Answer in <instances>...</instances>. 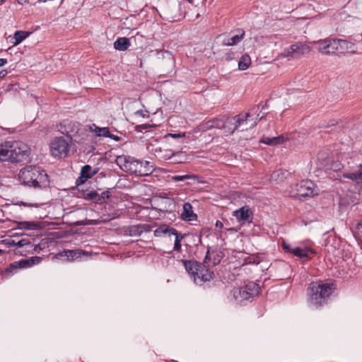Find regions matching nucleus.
Returning a JSON list of instances; mask_svg holds the SVG:
<instances>
[{"mask_svg": "<svg viewBox=\"0 0 362 362\" xmlns=\"http://www.w3.org/2000/svg\"><path fill=\"white\" fill-rule=\"evenodd\" d=\"M30 149L27 144L17 141H8L0 144V160L22 162L27 160Z\"/></svg>", "mask_w": 362, "mask_h": 362, "instance_id": "f257e3e1", "label": "nucleus"}, {"mask_svg": "<svg viewBox=\"0 0 362 362\" xmlns=\"http://www.w3.org/2000/svg\"><path fill=\"white\" fill-rule=\"evenodd\" d=\"M115 162L124 172L139 176L148 175L154 170V167L150 162L136 160L129 156H118Z\"/></svg>", "mask_w": 362, "mask_h": 362, "instance_id": "f03ea898", "label": "nucleus"}, {"mask_svg": "<svg viewBox=\"0 0 362 362\" xmlns=\"http://www.w3.org/2000/svg\"><path fill=\"white\" fill-rule=\"evenodd\" d=\"M335 286L330 281H317L310 284L308 289V301L313 306H321L334 290Z\"/></svg>", "mask_w": 362, "mask_h": 362, "instance_id": "7ed1b4c3", "label": "nucleus"}, {"mask_svg": "<svg viewBox=\"0 0 362 362\" xmlns=\"http://www.w3.org/2000/svg\"><path fill=\"white\" fill-rule=\"evenodd\" d=\"M19 180L23 185L41 189L48 184V176L39 168L28 165L20 170Z\"/></svg>", "mask_w": 362, "mask_h": 362, "instance_id": "20e7f679", "label": "nucleus"}, {"mask_svg": "<svg viewBox=\"0 0 362 362\" xmlns=\"http://www.w3.org/2000/svg\"><path fill=\"white\" fill-rule=\"evenodd\" d=\"M247 119H241L240 115H236L233 117H228L226 120L223 118H214L201 124V129L203 131H207L214 128L222 129L226 128V125H231L233 127H228V130L226 132L233 134L235 130L241 127V124Z\"/></svg>", "mask_w": 362, "mask_h": 362, "instance_id": "39448f33", "label": "nucleus"}, {"mask_svg": "<svg viewBox=\"0 0 362 362\" xmlns=\"http://www.w3.org/2000/svg\"><path fill=\"white\" fill-rule=\"evenodd\" d=\"M149 151L153 153L156 156L160 159L168 160L176 156H183L182 152L174 153L173 150L166 148V144H161L160 145L153 144L150 143L148 146Z\"/></svg>", "mask_w": 362, "mask_h": 362, "instance_id": "423d86ee", "label": "nucleus"}, {"mask_svg": "<svg viewBox=\"0 0 362 362\" xmlns=\"http://www.w3.org/2000/svg\"><path fill=\"white\" fill-rule=\"evenodd\" d=\"M71 141L65 139L64 137L56 138L50 145L52 153L56 157H65L67 156L69 143Z\"/></svg>", "mask_w": 362, "mask_h": 362, "instance_id": "0eeeda50", "label": "nucleus"}, {"mask_svg": "<svg viewBox=\"0 0 362 362\" xmlns=\"http://www.w3.org/2000/svg\"><path fill=\"white\" fill-rule=\"evenodd\" d=\"M41 262V257H31L28 259H21L18 262L11 263L8 268L4 271L5 274H11L14 270L21 268L30 267L34 264H39Z\"/></svg>", "mask_w": 362, "mask_h": 362, "instance_id": "6e6552de", "label": "nucleus"}, {"mask_svg": "<svg viewBox=\"0 0 362 362\" xmlns=\"http://www.w3.org/2000/svg\"><path fill=\"white\" fill-rule=\"evenodd\" d=\"M209 259L210 258L209 257V251H207L204 263L201 264L200 269L198 270L197 274V284L209 281L213 279L214 272L209 271V269L207 268V267H209V264H208V261Z\"/></svg>", "mask_w": 362, "mask_h": 362, "instance_id": "1a4fd4ad", "label": "nucleus"}, {"mask_svg": "<svg viewBox=\"0 0 362 362\" xmlns=\"http://www.w3.org/2000/svg\"><path fill=\"white\" fill-rule=\"evenodd\" d=\"M245 31L243 29H238L232 32L229 35H220L221 43L225 46H233L238 45L244 37Z\"/></svg>", "mask_w": 362, "mask_h": 362, "instance_id": "9d476101", "label": "nucleus"}, {"mask_svg": "<svg viewBox=\"0 0 362 362\" xmlns=\"http://www.w3.org/2000/svg\"><path fill=\"white\" fill-rule=\"evenodd\" d=\"M296 190L298 197H310L313 195L314 183L310 180H303L296 185Z\"/></svg>", "mask_w": 362, "mask_h": 362, "instance_id": "9b49d317", "label": "nucleus"}, {"mask_svg": "<svg viewBox=\"0 0 362 362\" xmlns=\"http://www.w3.org/2000/svg\"><path fill=\"white\" fill-rule=\"evenodd\" d=\"M313 42L318 45L319 52L327 55L334 54L335 39L326 38Z\"/></svg>", "mask_w": 362, "mask_h": 362, "instance_id": "f8f14e48", "label": "nucleus"}, {"mask_svg": "<svg viewBox=\"0 0 362 362\" xmlns=\"http://www.w3.org/2000/svg\"><path fill=\"white\" fill-rule=\"evenodd\" d=\"M355 46L353 43L344 40L335 39L334 54L351 52L355 53Z\"/></svg>", "mask_w": 362, "mask_h": 362, "instance_id": "ddd939ff", "label": "nucleus"}, {"mask_svg": "<svg viewBox=\"0 0 362 362\" xmlns=\"http://www.w3.org/2000/svg\"><path fill=\"white\" fill-rule=\"evenodd\" d=\"M233 216L236 218L239 222H250L252 219V212L248 206H243L239 209L233 211Z\"/></svg>", "mask_w": 362, "mask_h": 362, "instance_id": "4468645a", "label": "nucleus"}, {"mask_svg": "<svg viewBox=\"0 0 362 362\" xmlns=\"http://www.w3.org/2000/svg\"><path fill=\"white\" fill-rule=\"evenodd\" d=\"M259 289V287L256 283L250 282L240 290V294L243 298L249 299L257 296Z\"/></svg>", "mask_w": 362, "mask_h": 362, "instance_id": "2eb2a0df", "label": "nucleus"}, {"mask_svg": "<svg viewBox=\"0 0 362 362\" xmlns=\"http://www.w3.org/2000/svg\"><path fill=\"white\" fill-rule=\"evenodd\" d=\"M90 132L95 133L97 136H104L111 138L115 141H119L120 138L118 136L110 134L108 127H99L95 124H92L90 126Z\"/></svg>", "mask_w": 362, "mask_h": 362, "instance_id": "dca6fc26", "label": "nucleus"}, {"mask_svg": "<svg viewBox=\"0 0 362 362\" xmlns=\"http://www.w3.org/2000/svg\"><path fill=\"white\" fill-rule=\"evenodd\" d=\"M292 254L299 257L302 261H307L315 255V252L311 248L296 247L292 249Z\"/></svg>", "mask_w": 362, "mask_h": 362, "instance_id": "f3484780", "label": "nucleus"}, {"mask_svg": "<svg viewBox=\"0 0 362 362\" xmlns=\"http://www.w3.org/2000/svg\"><path fill=\"white\" fill-rule=\"evenodd\" d=\"M187 272L193 277L194 282H197V274L200 269L201 263L190 260H182Z\"/></svg>", "mask_w": 362, "mask_h": 362, "instance_id": "a211bd4d", "label": "nucleus"}, {"mask_svg": "<svg viewBox=\"0 0 362 362\" xmlns=\"http://www.w3.org/2000/svg\"><path fill=\"white\" fill-rule=\"evenodd\" d=\"M182 220L192 221L197 219V216L192 211V206L189 202L183 204V211L181 214Z\"/></svg>", "mask_w": 362, "mask_h": 362, "instance_id": "6ab92c4d", "label": "nucleus"}, {"mask_svg": "<svg viewBox=\"0 0 362 362\" xmlns=\"http://www.w3.org/2000/svg\"><path fill=\"white\" fill-rule=\"evenodd\" d=\"M291 52H293V56H303L305 54H308L310 51V47L306 45L301 42H297L296 44L291 45Z\"/></svg>", "mask_w": 362, "mask_h": 362, "instance_id": "aec40b11", "label": "nucleus"}, {"mask_svg": "<svg viewBox=\"0 0 362 362\" xmlns=\"http://www.w3.org/2000/svg\"><path fill=\"white\" fill-rule=\"evenodd\" d=\"M71 127H76L75 122H71L69 121H64L59 124L58 127V130L63 134H66L67 136V139L69 141L72 140V133L74 130H69L68 128Z\"/></svg>", "mask_w": 362, "mask_h": 362, "instance_id": "412c9836", "label": "nucleus"}, {"mask_svg": "<svg viewBox=\"0 0 362 362\" xmlns=\"http://www.w3.org/2000/svg\"><path fill=\"white\" fill-rule=\"evenodd\" d=\"M259 108V105H257V106H254L250 112H247L245 114V118L243 119H247L246 121H245L243 123L241 124V125H243V124L245 123H247V121H248V117H250V116L256 114L257 115V117L256 118L253 120H251V124L250 125V128H252L253 127L256 126V124H257V122L259 120H261L262 119L264 118V115H262L260 116L259 114H257V111ZM241 119H243L242 118H240Z\"/></svg>", "mask_w": 362, "mask_h": 362, "instance_id": "4be33fe9", "label": "nucleus"}, {"mask_svg": "<svg viewBox=\"0 0 362 362\" xmlns=\"http://www.w3.org/2000/svg\"><path fill=\"white\" fill-rule=\"evenodd\" d=\"M131 45L130 41L127 37H119L114 42V47L119 51H125Z\"/></svg>", "mask_w": 362, "mask_h": 362, "instance_id": "5701e85b", "label": "nucleus"}, {"mask_svg": "<svg viewBox=\"0 0 362 362\" xmlns=\"http://www.w3.org/2000/svg\"><path fill=\"white\" fill-rule=\"evenodd\" d=\"M176 229L167 225H161L157 228L153 233L156 237H160L162 234H175Z\"/></svg>", "mask_w": 362, "mask_h": 362, "instance_id": "b1692460", "label": "nucleus"}, {"mask_svg": "<svg viewBox=\"0 0 362 362\" xmlns=\"http://www.w3.org/2000/svg\"><path fill=\"white\" fill-rule=\"evenodd\" d=\"M96 173V171L92 170V168L89 165H84L81 168V177H79L81 182L83 183L86 180L90 178Z\"/></svg>", "mask_w": 362, "mask_h": 362, "instance_id": "393cba45", "label": "nucleus"}, {"mask_svg": "<svg viewBox=\"0 0 362 362\" xmlns=\"http://www.w3.org/2000/svg\"><path fill=\"white\" fill-rule=\"evenodd\" d=\"M64 255L69 259H76L81 257V255H86L87 252L82 250H64Z\"/></svg>", "mask_w": 362, "mask_h": 362, "instance_id": "a878e982", "label": "nucleus"}, {"mask_svg": "<svg viewBox=\"0 0 362 362\" xmlns=\"http://www.w3.org/2000/svg\"><path fill=\"white\" fill-rule=\"evenodd\" d=\"M18 226L21 229L33 230L41 228L42 224L36 222L21 221L18 223Z\"/></svg>", "mask_w": 362, "mask_h": 362, "instance_id": "bb28decb", "label": "nucleus"}, {"mask_svg": "<svg viewBox=\"0 0 362 362\" xmlns=\"http://www.w3.org/2000/svg\"><path fill=\"white\" fill-rule=\"evenodd\" d=\"M250 64L251 59L250 56L247 54H243L238 62V69L243 71L246 70Z\"/></svg>", "mask_w": 362, "mask_h": 362, "instance_id": "cd10ccee", "label": "nucleus"}, {"mask_svg": "<svg viewBox=\"0 0 362 362\" xmlns=\"http://www.w3.org/2000/svg\"><path fill=\"white\" fill-rule=\"evenodd\" d=\"M282 136H276V137H264L260 140V142L267 144V145H276L282 142L283 141Z\"/></svg>", "mask_w": 362, "mask_h": 362, "instance_id": "c85d7f7f", "label": "nucleus"}, {"mask_svg": "<svg viewBox=\"0 0 362 362\" xmlns=\"http://www.w3.org/2000/svg\"><path fill=\"white\" fill-rule=\"evenodd\" d=\"M29 33L23 31V30H18L14 33V39L15 42L14 45H19L23 40H24L27 37H28Z\"/></svg>", "mask_w": 362, "mask_h": 362, "instance_id": "c756f323", "label": "nucleus"}, {"mask_svg": "<svg viewBox=\"0 0 362 362\" xmlns=\"http://www.w3.org/2000/svg\"><path fill=\"white\" fill-rule=\"evenodd\" d=\"M173 235H175V244H174L173 250L175 251H180L181 249V241L183 240L185 235L179 233L177 230H176L175 234H173Z\"/></svg>", "mask_w": 362, "mask_h": 362, "instance_id": "7c9ffc66", "label": "nucleus"}, {"mask_svg": "<svg viewBox=\"0 0 362 362\" xmlns=\"http://www.w3.org/2000/svg\"><path fill=\"white\" fill-rule=\"evenodd\" d=\"M354 235L356 239L362 245V221L357 223L354 230Z\"/></svg>", "mask_w": 362, "mask_h": 362, "instance_id": "2f4dec72", "label": "nucleus"}, {"mask_svg": "<svg viewBox=\"0 0 362 362\" xmlns=\"http://www.w3.org/2000/svg\"><path fill=\"white\" fill-rule=\"evenodd\" d=\"M85 198L88 199H94L96 201V202H100V194L95 191H90L89 192L86 193Z\"/></svg>", "mask_w": 362, "mask_h": 362, "instance_id": "473e14b6", "label": "nucleus"}, {"mask_svg": "<svg viewBox=\"0 0 362 362\" xmlns=\"http://www.w3.org/2000/svg\"><path fill=\"white\" fill-rule=\"evenodd\" d=\"M194 175H175L172 177V180L175 182H181V181H185L190 178H194Z\"/></svg>", "mask_w": 362, "mask_h": 362, "instance_id": "72a5a7b5", "label": "nucleus"}, {"mask_svg": "<svg viewBox=\"0 0 362 362\" xmlns=\"http://www.w3.org/2000/svg\"><path fill=\"white\" fill-rule=\"evenodd\" d=\"M185 137V133H178V134H172V133H169V134H167L165 135L163 139L165 141H168V139L169 138H173V139H180V138H184Z\"/></svg>", "mask_w": 362, "mask_h": 362, "instance_id": "f704fd0d", "label": "nucleus"}, {"mask_svg": "<svg viewBox=\"0 0 362 362\" xmlns=\"http://www.w3.org/2000/svg\"><path fill=\"white\" fill-rule=\"evenodd\" d=\"M343 168V165L339 161H334L330 165V169L334 171H339Z\"/></svg>", "mask_w": 362, "mask_h": 362, "instance_id": "c9c22d12", "label": "nucleus"}, {"mask_svg": "<svg viewBox=\"0 0 362 362\" xmlns=\"http://www.w3.org/2000/svg\"><path fill=\"white\" fill-rule=\"evenodd\" d=\"M291 45L289 47L285 49L284 50V52L281 54V55L283 57H290V56L293 57V52H291Z\"/></svg>", "mask_w": 362, "mask_h": 362, "instance_id": "e433bc0d", "label": "nucleus"}, {"mask_svg": "<svg viewBox=\"0 0 362 362\" xmlns=\"http://www.w3.org/2000/svg\"><path fill=\"white\" fill-rule=\"evenodd\" d=\"M100 202H102V200H105V199L110 198V192L109 191H105V192H102L101 194H100Z\"/></svg>", "mask_w": 362, "mask_h": 362, "instance_id": "4c0bfd02", "label": "nucleus"}, {"mask_svg": "<svg viewBox=\"0 0 362 362\" xmlns=\"http://www.w3.org/2000/svg\"><path fill=\"white\" fill-rule=\"evenodd\" d=\"M283 248L286 252L292 253V249H293L294 247H291V246L290 245L286 244L285 243H284Z\"/></svg>", "mask_w": 362, "mask_h": 362, "instance_id": "58836bf2", "label": "nucleus"}, {"mask_svg": "<svg viewBox=\"0 0 362 362\" xmlns=\"http://www.w3.org/2000/svg\"><path fill=\"white\" fill-rule=\"evenodd\" d=\"M75 124H76V127H71L68 128V129H69V130H74V132L72 133V136H73L76 133H77V132H78V131L79 124H78V123H76V122H75Z\"/></svg>", "mask_w": 362, "mask_h": 362, "instance_id": "ea45409f", "label": "nucleus"}, {"mask_svg": "<svg viewBox=\"0 0 362 362\" xmlns=\"http://www.w3.org/2000/svg\"><path fill=\"white\" fill-rule=\"evenodd\" d=\"M26 240H19L18 243H16V246L17 247H23L25 245H26Z\"/></svg>", "mask_w": 362, "mask_h": 362, "instance_id": "a19ab883", "label": "nucleus"}, {"mask_svg": "<svg viewBox=\"0 0 362 362\" xmlns=\"http://www.w3.org/2000/svg\"><path fill=\"white\" fill-rule=\"evenodd\" d=\"M6 241L7 245L9 246H16V243L13 240L9 239L6 240Z\"/></svg>", "mask_w": 362, "mask_h": 362, "instance_id": "79ce46f5", "label": "nucleus"}, {"mask_svg": "<svg viewBox=\"0 0 362 362\" xmlns=\"http://www.w3.org/2000/svg\"><path fill=\"white\" fill-rule=\"evenodd\" d=\"M8 74L6 70H1L0 71V78H4Z\"/></svg>", "mask_w": 362, "mask_h": 362, "instance_id": "37998d69", "label": "nucleus"}, {"mask_svg": "<svg viewBox=\"0 0 362 362\" xmlns=\"http://www.w3.org/2000/svg\"><path fill=\"white\" fill-rule=\"evenodd\" d=\"M7 64V59H0V66H3Z\"/></svg>", "mask_w": 362, "mask_h": 362, "instance_id": "c03bdc74", "label": "nucleus"}, {"mask_svg": "<svg viewBox=\"0 0 362 362\" xmlns=\"http://www.w3.org/2000/svg\"><path fill=\"white\" fill-rule=\"evenodd\" d=\"M17 1L19 4L23 5L28 4L29 2V0H17Z\"/></svg>", "mask_w": 362, "mask_h": 362, "instance_id": "a18cd8bd", "label": "nucleus"}, {"mask_svg": "<svg viewBox=\"0 0 362 362\" xmlns=\"http://www.w3.org/2000/svg\"><path fill=\"white\" fill-rule=\"evenodd\" d=\"M216 226L221 228L223 226V223L220 221H217L216 223Z\"/></svg>", "mask_w": 362, "mask_h": 362, "instance_id": "49530a36", "label": "nucleus"}, {"mask_svg": "<svg viewBox=\"0 0 362 362\" xmlns=\"http://www.w3.org/2000/svg\"><path fill=\"white\" fill-rule=\"evenodd\" d=\"M232 59V58H231L230 55H229V54H228V55H227V56H226V59H227V60H230V59Z\"/></svg>", "mask_w": 362, "mask_h": 362, "instance_id": "de8ad7c7", "label": "nucleus"}, {"mask_svg": "<svg viewBox=\"0 0 362 362\" xmlns=\"http://www.w3.org/2000/svg\"><path fill=\"white\" fill-rule=\"evenodd\" d=\"M174 162L182 163V161L181 160L175 159Z\"/></svg>", "mask_w": 362, "mask_h": 362, "instance_id": "09e8293b", "label": "nucleus"}, {"mask_svg": "<svg viewBox=\"0 0 362 362\" xmlns=\"http://www.w3.org/2000/svg\"><path fill=\"white\" fill-rule=\"evenodd\" d=\"M189 3L193 4V0H187Z\"/></svg>", "mask_w": 362, "mask_h": 362, "instance_id": "8fccbe9b", "label": "nucleus"}, {"mask_svg": "<svg viewBox=\"0 0 362 362\" xmlns=\"http://www.w3.org/2000/svg\"><path fill=\"white\" fill-rule=\"evenodd\" d=\"M4 253V250L0 249V255Z\"/></svg>", "mask_w": 362, "mask_h": 362, "instance_id": "3c124183", "label": "nucleus"}, {"mask_svg": "<svg viewBox=\"0 0 362 362\" xmlns=\"http://www.w3.org/2000/svg\"><path fill=\"white\" fill-rule=\"evenodd\" d=\"M247 129H248L247 127L243 128V129H241V131H244L245 129V130H247Z\"/></svg>", "mask_w": 362, "mask_h": 362, "instance_id": "603ef678", "label": "nucleus"}, {"mask_svg": "<svg viewBox=\"0 0 362 362\" xmlns=\"http://www.w3.org/2000/svg\"><path fill=\"white\" fill-rule=\"evenodd\" d=\"M22 204L24 206H27L28 204L26 203L22 202Z\"/></svg>", "mask_w": 362, "mask_h": 362, "instance_id": "864d4df0", "label": "nucleus"}, {"mask_svg": "<svg viewBox=\"0 0 362 362\" xmlns=\"http://www.w3.org/2000/svg\"><path fill=\"white\" fill-rule=\"evenodd\" d=\"M266 105H263L262 109H264Z\"/></svg>", "mask_w": 362, "mask_h": 362, "instance_id": "5fc2aeb1", "label": "nucleus"}, {"mask_svg": "<svg viewBox=\"0 0 362 362\" xmlns=\"http://www.w3.org/2000/svg\"><path fill=\"white\" fill-rule=\"evenodd\" d=\"M361 36H362V33H361Z\"/></svg>", "mask_w": 362, "mask_h": 362, "instance_id": "6e6d98bb", "label": "nucleus"}]
</instances>
